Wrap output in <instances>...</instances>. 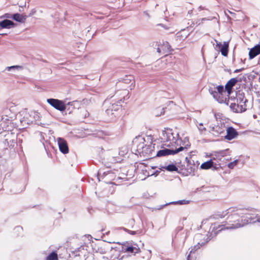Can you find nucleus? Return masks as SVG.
I'll use <instances>...</instances> for the list:
<instances>
[{"mask_svg":"<svg viewBox=\"0 0 260 260\" xmlns=\"http://www.w3.org/2000/svg\"><path fill=\"white\" fill-rule=\"evenodd\" d=\"M129 91L126 89L117 91L114 95L115 100L116 102L113 103L108 99L105 100L103 104L104 108L107 115L111 120H113L118 116L119 110L121 108V103L123 102L125 100L129 99Z\"/></svg>","mask_w":260,"mask_h":260,"instance_id":"nucleus-1","label":"nucleus"},{"mask_svg":"<svg viewBox=\"0 0 260 260\" xmlns=\"http://www.w3.org/2000/svg\"><path fill=\"white\" fill-rule=\"evenodd\" d=\"M241 210L232 207L226 210V213L224 215H219L221 218L224 217L225 215L230 214L225 221L224 224L219 225L216 229H218V231L223 230L235 229L244 226V223L241 221V216L243 213Z\"/></svg>","mask_w":260,"mask_h":260,"instance_id":"nucleus-2","label":"nucleus"},{"mask_svg":"<svg viewBox=\"0 0 260 260\" xmlns=\"http://www.w3.org/2000/svg\"><path fill=\"white\" fill-rule=\"evenodd\" d=\"M161 138L164 142H166L165 145L167 147L181 145L182 142L179 133L171 128H165L162 132Z\"/></svg>","mask_w":260,"mask_h":260,"instance_id":"nucleus-3","label":"nucleus"},{"mask_svg":"<svg viewBox=\"0 0 260 260\" xmlns=\"http://www.w3.org/2000/svg\"><path fill=\"white\" fill-rule=\"evenodd\" d=\"M202 237L203 235L201 234L196 235L194 239L197 241V244L189 248L190 251L187 256V260H193L196 251L200 249L201 247L205 245L210 240L209 237H207L206 239L204 238L202 239Z\"/></svg>","mask_w":260,"mask_h":260,"instance_id":"nucleus-4","label":"nucleus"},{"mask_svg":"<svg viewBox=\"0 0 260 260\" xmlns=\"http://www.w3.org/2000/svg\"><path fill=\"white\" fill-rule=\"evenodd\" d=\"M226 90L222 85H218L216 87H210L209 93L213 96V98L219 103H224L226 101V98L223 96V93Z\"/></svg>","mask_w":260,"mask_h":260,"instance_id":"nucleus-5","label":"nucleus"},{"mask_svg":"<svg viewBox=\"0 0 260 260\" xmlns=\"http://www.w3.org/2000/svg\"><path fill=\"white\" fill-rule=\"evenodd\" d=\"M139 143L137 146L138 152L140 153H142L143 155L151 156L154 151V145L152 146L151 144L148 145L144 144L145 140L143 138H139Z\"/></svg>","mask_w":260,"mask_h":260,"instance_id":"nucleus-6","label":"nucleus"},{"mask_svg":"<svg viewBox=\"0 0 260 260\" xmlns=\"http://www.w3.org/2000/svg\"><path fill=\"white\" fill-rule=\"evenodd\" d=\"M189 146V144L185 145L184 147H180L175 150L164 148L163 149L159 150L156 153V156L161 157L164 156H167L169 155H174L178 152L182 151L184 149H187Z\"/></svg>","mask_w":260,"mask_h":260,"instance_id":"nucleus-7","label":"nucleus"},{"mask_svg":"<svg viewBox=\"0 0 260 260\" xmlns=\"http://www.w3.org/2000/svg\"><path fill=\"white\" fill-rule=\"evenodd\" d=\"M241 216V221L244 223V225L248 223H255V222H260V217L257 215H254L250 213H244Z\"/></svg>","mask_w":260,"mask_h":260,"instance_id":"nucleus-8","label":"nucleus"},{"mask_svg":"<svg viewBox=\"0 0 260 260\" xmlns=\"http://www.w3.org/2000/svg\"><path fill=\"white\" fill-rule=\"evenodd\" d=\"M47 101L51 106L60 111H63L66 109V105L62 101L55 99H48Z\"/></svg>","mask_w":260,"mask_h":260,"instance_id":"nucleus-9","label":"nucleus"},{"mask_svg":"<svg viewBox=\"0 0 260 260\" xmlns=\"http://www.w3.org/2000/svg\"><path fill=\"white\" fill-rule=\"evenodd\" d=\"M210 133L215 137H218L223 134L226 127L224 124H220L210 127Z\"/></svg>","mask_w":260,"mask_h":260,"instance_id":"nucleus-10","label":"nucleus"},{"mask_svg":"<svg viewBox=\"0 0 260 260\" xmlns=\"http://www.w3.org/2000/svg\"><path fill=\"white\" fill-rule=\"evenodd\" d=\"M201 168L203 170H208L212 169L213 170H216L220 167L219 164L213 161L211 158L209 160L204 162L201 165Z\"/></svg>","mask_w":260,"mask_h":260,"instance_id":"nucleus-11","label":"nucleus"},{"mask_svg":"<svg viewBox=\"0 0 260 260\" xmlns=\"http://www.w3.org/2000/svg\"><path fill=\"white\" fill-rule=\"evenodd\" d=\"M226 150L215 151L212 154V159L220 165V161H222L224 156L226 155Z\"/></svg>","mask_w":260,"mask_h":260,"instance_id":"nucleus-12","label":"nucleus"},{"mask_svg":"<svg viewBox=\"0 0 260 260\" xmlns=\"http://www.w3.org/2000/svg\"><path fill=\"white\" fill-rule=\"evenodd\" d=\"M226 135L224 136V138L228 140H232L237 138L238 135V132L232 126H230L225 128Z\"/></svg>","mask_w":260,"mask_h":260,"instance_id":"nucleus-13","label":"nucleus"},{"mask_svg":"<svg viewBox=\"0 0 260 260\" xmlns=\"http://www.w3.org/2000/svg\"><path fill=\"white\" fill-rule=\"evenodd\" d=\"M189 231L187 230H185L183 231L180 234L178 233L176 237H175V241L177 240L179 242V245L181 247H183L184 243L185 242L186 239L188 237L189 235Z\"/></svg>","mask_w":260,"mask_h":260,"instance_id":"nucleus-14","label":"nucleus"},{"mask_svg":"<svg viewBox=\"0 0 260 260\" xmlns=\"http://www.w3.org/2000/svg\"><path fill=\"white\" fill-rule=\"evenodd\" d=\"M57 142L59 150L63 154H67L69 152V148L66 140L61 138H58Z\"/></svg>","mask_w":260,"mask_h":260,"instance_id":"nucleus-15","label":"nucleus"},{"mask_svg":"<svg viewBox=\"0 0 260 260\" xmlns=\"http://www.w3.org/2000/svg\"><path fill=\"white\" fill-rule=\"evenodd\" d=\"M238 81L239 80L237 78H233L226 83L225 86V90L227 91L229 95L231 94L233 87Z\"/></svg>","mask_w":260,"mask_h":260,"instance_id":"nucleus-16","label":"nucleus"},{"mask_svg":"<svg viewBox=\"0 0 260 260\" xmlns=\"http://www.w3.org/2000/svg\"><path fill=\"white\" fill-rule=\"evenodd\" d=\"M236 99L237 102L240 105H242L244 104L246 110L247 109V107L246 103L248 102V101L245 98L244 93L243 92H241L240 91H239L238 92L236 93Z\"/></svg>","mask_w":260,"mask_h":260,"instance_id":"nucleus-17","label":"nucleus"},{"mask_svg":"<svg viewBox=\"0 0 260 260\" xmlns=\"http://www.w3.org/2000/svg\"><path fill=\"white\" fill-rule=\"evenodd\" d=\"M230 108L233 111L237 113H241L245 111V106L244 104L240 105L239 103L237 104L235 103H232L230 105Z\"/></svg>","mask_w":260,"mask_h":260,"instance_id":"nucleus-18","label":"nucleus"},{"mask_svg":"<svg viewBox=\"0 0 260 260\" xmlns=\"http://www.w3.org/2000/svg\"><path fill=\"white\" fill-rule=\"evenodd\" d=\"M260 54V45H257L251 48L249 52L250 59H252Z\"/></svg>","mask_w":260,"mask_h":260,"instance_id":"nucleus-19","label":"nucleus"},{"mask_svg":"<svg viewBox=\"0 0 260 260\" xmlns=\"http://www.w3.org/2000/svg\"><path fill=\"white\" fill-rule=\"evenodd\" d=\"M1 28H11L15 26V24L11 20L5 19L1 21Z\"/></svg>","mask_w":260,"mask_h":260,"instance_id":"nucleus-20","label":"nucleus"},{"mask_svg":"<svg viewBox=\"0 0 260 260\" xmlns=\"http://www.w3.org/2000/svg\"><path fill=\"white\" fill-rule=\"evenodd\" d=\"M123 83L125 84H130L129 86L130 89H132L135 85L134 78L132 75H126L124 78L123 79Z\"/></svg>","mask_w":260,"mask_h":260,"instance_id":"nucleus-21","label":"nucleus"},{"mask_svg":"<svg viewBox=\"0 0 260 260\" xmlns=\"http://www.w3.org/2000/svg\"><path fill=\"white\" fill-rule=\"evenodd\" d=\"M4 144L5 147L13 148L16 145V142L15 139L7 136L4 141Z\"/></svg>","mask_w":260,"mask_h":260,"instance_id":"nucleus-22","label":"nucleus"},{"mask_svg":"<svg viewBox=\"0 0 260 260\" xmlns=\"http://www.w3.org/2000/svg\"><path fill=\"white\" fill-rule=\"evenodd\" d=\"M26 16L19 13H15L12 15V18L17 22L24 23L26 19Z\"/></svg>","mask_w":260,"mask_h":260,"instance_id":"nucleus-23","label":"nucleus"},{"mask_svg":"<svg viewBox=\"0 0 260 260\" xmlns=\"http://www.w3.org/2000/svg\"><path fill=\"white\" fill-rule=\"evenodd\" d=\"M229 42H224L223 45L219 49L221 54L224 56H226L228 54Z\"/></svg>","mask_w":260,"mask_h":260,"instance_id":"nucleus-24","label":"nucleus"},{"mask_svg":"<svg viewBox=\"0 0 260 260\" xmlns=\"http://www.w3.org/2000/svg\"><path fill=\"white\" fill-rule=\"evenodd\" d=\"M188 36V34L187 32H185V30H182V31L178 32L176 35V40L178 41L183 40L185 39L187 36Z\"/></svg>","mask_w":260,"mask_h":260,"instance_id":"nucleus-25","label":"nucleus"},{"mask_svg":"<svg viewBox=\"0 0 260 260\" xmlns=\"http://www.w3.org/2000/svg\"><path fill=\"white\" fill-rule=\"evenodd\" d=\"M122 250L129 253H137L139 251V248L133 246H127L126 247H122Z\"/></svg>","mask_w":260,"mask_h":260,"instance_id":"nucleus-26","label":"nucleus"},{"mask_svg":"<svg viewBox=\"0 0 260 260\" xmlns=\"http://www.w3.org/2000/svg\"><path fill=\"white\" fill-rule=\"evenodd\" d=\"M68 105L72 107L73 108L79 109L81 105V103L78 101H74L73 102H69Z\"/></svg>","mask_w":260,"mask_h":260,"instance_id":"nucleus-27","label":"nucleus"},{"mask_svg":"<svg viewBox=\"0 0 260 260\" xmlns=\"http://www.w3.org/2000/svg\"><path fill=\"white\" fill-rule=\"evenodd\" d=\"M164 168L169 172H177L178 170V168L174 164H170Z\"/></svg>","mask_w":260,"mask_h":260,"instance_id":"nucleus-28","label":"nucleus"},{"mask_svg":"<svg viewBox=\"0 0 260 260\" xmlns=\"http://www.w3.org/2000/svg\"><path fill=\"white\" fill-rule=\"evenodd\" d=\"M162 50L164 53H168L171 52V45L168 42H164L162 46Z\"/></svg>","mask_w":260,"mask_h":260,"instance_id":"nucleus-29","label":"nucleus"},{"mask_svg":"<svg viewBox=\"0 0 260 260\" xmlns=\"http://www.w3.org/2000/svg\"><path fill=\"white\" fill-rule=\"evenodd\" d=\"M46 260H58L57 254L55 252H52L46 257Z\"/></svg>","mask_w":260,"mask_h":260,"instance_id":"nucleus-30","label":"nucleus"},{"mask_svg":"<svg viewBox=\"0 0 260 260\" xmlns=\"http://www.w3.org/2000/svg\"><path fill=\"white\" fill-rule=\"evenodd\" d=\"M84 247L81 246L76 249L73 252V253L75 255V256H81L82 254H84V252H82V250H84Z\"/></svg>","mask_w":260,"mask_h":260,"instance_id":"nucleus-31","label":"nucleus"},{"mask_svg":"<svg viewBox=\"0 0 260 260\" xmlns=\"http://www.w3.org/2000/svg\"><path fill=\"white\" fill-rule=\"evenodd\" d=\"M154 113L156 116H160L165 113V108H158L155 109V110L154 112Z\"/></svg>","mask_w":260,"mask_h":260,"instance_id":"nucleus-32","label":"nucleus"},{"mask_svg":"<svg viewBox=\"0 0 260 260\" xmlns=\"http://www.w3.org/2000/svg\"><path fill=\"white\" fill-rule=\"evenodd\" d=\"M189 203V201L183 200H179V201H176V202H172L168 203V204H180V205H185V204H187Z\"/></svg>","mask_w":260,"mask_h":260,"instance_id":"nucleus-33","label":"nucleus"},{"mask_svg":"<svg viewBox=\"0 0 260 260\" xmlns=\"http://www.w3.org/2000/svg\"><path fill=\"white\" fill-rule=\"evenodd\" d=\"M22 69V67L20 66H12L11 67H7L6 68V70H7L8 71H10L12 70H21Z\"/></svg>","mask_w":260,"mask_h":260,"instance_id":"nucleus-34","label":"nucleus"},{"mask_svg":"<svg viewBox=\"0 0 260 260\" xmlns=\"http://www.w3.org/2000/svg\"><path fill=\"white\" fill-rule=\"evenodd\" d=\"M182 142L181 143V145H180V147H184L185 145H186L187 144H189V146H190V144L189 142L188 139L186 137H185L184 140L182 141ZM190 146H189L187 148H188Z\"/></svg>","mask_w":260,"mask_h":260,"instance_id":"nucleus-35","label":"nucleus"},{"mask_svg":"<svg viewBox=\"0 0 260 260\" xmlns=\"http://www.w3.org/2000/svg\"><path fill=\"white\" fill-rule=\"evenodd\" d=\"M238 162V160H235L233 162H231L228 164V167L230 169H233L236 166Z\"/></svg>","mask_w":260,"mask_h":260,"instance_id":"nucleus-36","label":"nucleus"},{"mask_svg":"<svg viewBox=\"0 0 260 260\" xmlns=\"http://www.w3.org/2000/svg\"><path fill=\"white\" fill-rule=\"evenodd\" d=\"M96 137L99 138H104V136H105V134L103 131H99L96 133Z\"/></svg>","mask_w":260,"mask_h":260,"instance_id":"nucleus-37","label":"nucleus"},{"mask_svg":"<svg viewBox=\"0 0 260 260\" xmlns=\"http://www.w3.org/2000/svg\"><path fill=\"white\" fill-rule=\"evenodd\" d=\"M124 229L126 232H127L128 233H129L132 235H134L136 234L137 233V232H136V231H130V230L126 229Z\"/></svg>","mask_w":260,"mask_h":260,"instance_id":"nucleus-38","label":"nucleus"},{"mask_svg":"<svg viewBox=\"0 0 260 260\" xmlns=\"http://www.w3.org/2000/svg\"><path fill=\"white\" fill-rule=\"evenodd\" d=\"M214 41L216 43L215 48H217L219 49L222 45L221 43L218 42L216 39L214 40Z\"/></svg>","mask_w":260,"mask_h":260,"instance_id":"nucleus-39","label":"nucleus"},{"mask_svg":"<svg viewBox=\"0 0 260 260\" xmlns=\"http://www.w3.org/2000/svg\"><path fill=\"white\" fill-rule=\"evenodd\" d=\"M199 126L198 127V128H199V130L201 132H203L204 131H205L206 130V128L205 127H202L203 126V123H201L199 124Z\"/></svg>","mask_w":260,"mask_h":260,"instance_id":"nucleus-40","label":"nucleus"},{"mask_svg":"<svg viewBox=\"0 0 260 260\" xmlns=\"http://www.w3.org/2000/svg\"><path fill=\"white\" fill-rule=\"evenodd\" d=\"M243 70H244V68H241V69H236V70H235L234 71V73H239L240 72L242 71Z\"/></svg>","mask_w":260,"mask_h":260,"instance_id":"nucleus-41","label":"nucleus"},{"mask_svg":"<svg viewBox=\"0 0 260 260\" xmlns=\"http://www.w3.org/2000/svg\"><path fill=\"white\" fill-rule=\"evenodd\" d=\"M15 230H17L18 231H22V228L21 227V226H17L15 228Z\"/></svg>","mask_w":260,"mask_h":260,"instance_id":"nucleus-42","label":"nucleus"},{"mask_svg":"<svg viewBox=\"0 0 260 260\" xmlns=\"http://www.w3.org/2000/svg\"><path fill=\"white\" fill-rule=\"evenodd\" d=\"M119 155H122V156H123V155H124V154H126V153L125 152V151H120V152H119Z\"/></svg>","mask_w":260,"mask_h":260,"instance_id":"nucleus-43","label":"nucleus"},{"mask_svg":"<svg viewBox=\"0 0 260 260\" xmlns=\"http://www.w3.org/2000/svg\"><path fill=\"white\" fill-rule=\"evenodd\" d=\"M10 14H5V16H6L7 18H12V16H10Z\"/></svg>","mask_w":260,"mask_h":260,"instance_id":"nucleus-44","label":"nucleus"},{"mask_svg":"<svg viewBox=\"0 0 260 260\" xmlns=\"http://www.w3.org/2000/svg\"><path fill=\"white\" fill-rule=\"evenodd\" d=\"M100 175H101L100 172H98V179L99 181H100Z\"/></svg>","mask_w":260,"mask_h":260,"instance_id":"nucleus-45","label":"nucleus"},{"mask_svg":"<svg viewBox=\"0 0 260 260\" xmlns=\"http://www.w3.org/2000/svg\"><path fill=\"white\" fill-rule=\"evenodd\" d=\"M157 51L158 53L161 52V49H160V48L158 47V48H157Z\"/></svg>","mask_w":260,"mask_h":260,"instance_id":"nucleus-46","label":"nucleus"},{"mask_svg":"<svg viewBox=\"0 0 260 260\" xmlns=\"http://www.w3.org/2000/svg\"><path fill=\"white\" fill-rule=\"evenodd\" d=\"M35 13V11H32L30 14H29V16H31L32 15H33L34 13Z\"/></svg>","mask_w":260,"mask_h":260,"instance_id":"nucleus-47","label":"nucleus"},{"mask_svg":"<svg viewBox=\"0 0 260 260\" xmlns=\"http://www.w3.org/2000/svg\"><path fill=\"white\" fill-rule=\"evenodd\" d=\"M144 13L146 14V15L149 16L147 12H144Z\"/></svg>","mask_w":260,"mask_h":260,"instance_id":"nucleus-48","label":"nucleus"},{"mask_svg":"<svg viewBox=\"0 0 260 260\" xmlns=\"http://www.w3.org/2000/svg\"><path fill=\"white\" fill-rule=\"evenodd\" d=\"M159 25H161V26H164V25H163L162 24H159Z\"/></svg>","mask_w":260,"mask_h":260,"instance_id":"nucleus-49","label":"nucleus"},{"mask_svg":"<svg viewBox=\"0 0 260 260\" xmlns=\"http://www.w3.org/2000/svg\"><path fill=\"white\" fill-rule=\"evenodd\" d=\"M170 103H173L172 101H169Z\"/></svg>","mask_w":260,"mask_h":260,"instance_id":"nucleus-50","label":"nucleus"}]
</instances>
